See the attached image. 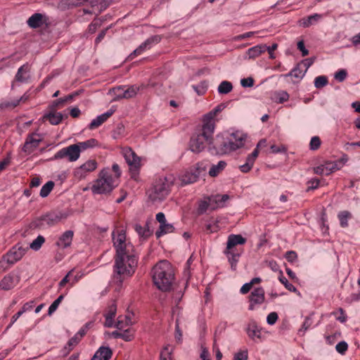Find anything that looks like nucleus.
<instances>
[{
  "label": "nucleus",
  "instance_id": "32",
  "mask_svg": "<svg viewBox=\"0 0 360 360\" xmlns=\"http://www.w3.org/2000/svg\"><path fill=\"white\" fill-rule=\"evenodd\" d=\"M226 166V162L224 160L219 161L217 165H213L209 170L210 176L214 177L221 172Z\"/></svg>",
  "mask_w": 360,
  "mask_h": 360
},
{
  "label": "nucleus",
  "instance_id": "59",
  "mask_svg": "<svg viewBox=\"0 0 360 360\" xmlns=\"http://www.w3.org/2000/svg\"><path fill=\"white\" fill-rule=\"evenodd\" d=\"M278 316L276 312H271L266 318V322L269 325H274L278 320Z\"/></svg>",
  "mask_w": 360,
  "mask_h": 360
},
{
  "label": "nucleus",
  "instance_id": "21",
  "mask_svg": "<svg viewBox=\"0 0 360 360\" xmlns=\"http://www.w3.org/2000/svg\"><path fill=\"white\" fill-rule=\"evenodd\" d=\"M41 141L40 139H34V134L29 135L23 145L22 150L27 154H30L39 146Z\"/></svg>",
  "mask_w": 360,
  "mask_h": 360
},
{
  "label": "nucleus",
  "instance_id": "33",
  "mask_svg": "<svg viewBox=\"0 0 360 360\" xmlns=\"http://www.w3.org/2000/svg\"><path fill=\"white\" fill-rule=\"evenodd\" d=\"M321 18V15L319 14H314L308 16L306 18H302L300 20V25L304 27H308L313 25L314 22H317Z\"/></svg>",
  "mask_w": 360,
  "mask_h": 360
},
{
  "label": "nucleus",
  "instance_id": "35",
  "mask_svg": "<svg viewBox=\"0 0 360 360\" xmlns=\"http://www.w3.org/2000/svg\"><path fill=\"white\" fill-rule=\"evenodd\" d=\"M111 336L114 338H120L125 341H131L133 339V334L130 333L129 329L124 330L123 332L115 330L112 332Z\"/></svg>",
  "mask_w": 360,
  "mask_h": 360
},
{
  "label": "nucleus",
  "instance_id": "61",
  "mask_svg": "<svg viewBox=\"0 0 360 360\" xmlns=\"http://www.w3.org/2000/svg\"><path fill=\"white\" fill-rule=\"evenodd\" d=\"M240 84L243 87H252L254 85V79L252 77L242 79Z\"/></svg>",
  "mask_w": 360,
  "mask_h": 360
},
{
  "label": "nucleus",
  "instance_id": "49",
  "mask_svg": "<svg viewBox=\"0 0 360 360\" xmlns=\"http://www.w3.org/2000/svg\"><path fill=\"white\" fill-rule=\"evenodd\" d=\"M270 149L272 153H285L287 152V148L284 145H271Z\"/></svg>",
  "mask_w": 360,
  "mask_h": 360
},
{
  "label": "nucleus",
  "instance_id": "58",
  "mask_svg": "<svg viewBox=\"0 0 360 360\" xmlns=\"http://www.w3.org/2000/svg\"><path fill=\"white\" fill-rule=\"evenodd\" d=\"M285 258L289 262L292 263L297 258V255L295 251H287L285 254Z\"/></svg>",
  "mask_w": 360,
  "mask_h": 360
},
{
  "label": "nucleus",
  "instance_id": "62",
  "mask_svg": "<svg viewBox=\"0 0 360 360\" xmlns=\"http://www.w3.org/2000/svg\"><path fill=\"white\" fill-rule=\"evenodd\" d=\"M253 165L254 163L252 162H249L246 158V162L240 166V169L242 172L247 173L252 169Z\"/></svg>",
  "mask_w": 360,
  "mask_h": 360
},
{
  "label": "nucleus",
  "instance_id": "9",
  "mask_svg": "<svg viewBox=\"0 0 360 360\" xmlns=\"http://www.w3.org/2000/svg\"><path fill=\"white\" fill-rule=\"evenodd\" d=\"M79 148L75 143L70 145L66 148H63L59 151H58L55 154L53 159L58 160L64 158H68L69 161L74 162L79 159Z\"/></svg>",
  "mask_w": 360,
  "mask_h": 360
},
{
  "label": "nucleus",
  "instance_id": "30",
  "mask_svg": "<svg viewBox=\"0 0 360 360\" xmlns=\"http://www.w3.org/2000/svg\"><path fill=\"white\" fill-rule=\"evenodd\" d=\"M247 333L252 339H254L255 338H259L261 335V329L257 326L255 321H252L249 323L247 328Z\"/></svg>",
  "mask_w": 360,
  "mask_h": 360
},
{
  "label": "nucleus",
  "instance_id": "40",
  "mask_svg": "<svg viewBox=\"0 0 360 360\" xmlns=\"http://www.w3.org/2000/svg\"><path fill=\"white\" fill-rule=\"evenodd\" d=\"M45 242V238L44 236L39 235L34 239L28 246V249L30 248L33 250L37 251L39 250L41 245Z\"/></svg>",
  "mask_w": 360,
  "mask_h": 360
},
{
  "label": "nucleus",
  "instance_id": "43",
  "mask_svg": "<svg viewBox=\"0 0 360 360\" xmlns=\"http://www.w3.org/2000/svg\"><path fill=\"white\" fill-rule=\"evenodd\" d=\"M338 217L340 226L343 228L347 227L348 226L347 221L351 217V213L348 211H342L338 214Z\"/></svg>",
  "mask_w": 360,
  "mask_h": 360
},
{
  "label": "nucleus",
  "instance_id": "10",
  "mask_svg": "<svg viewBox=\"0 0 360 360\" xmlns=\"http://www.w3.org/2000/svg\"><path fill=\"white\" fill-rule=\"evenodd\" d=\"M205 170L200 163L187 170L181 178V185L190 184L195 182L200 174Z\"/></svg>",
  "mask_w": 360,
  "mask_h": 360
},
{
  "label": "nucleus",
  "instance_id": "44",
  "mask_svg": "<svg viewBox=\"0 0 360 360\" xmlns=\"http://www.w3.org/2000/svg\"><path fill=\"white\" fill-rule=\"evenodd\" d=\"M323 165H325V175H329L336 170H339L338 164L335 162H326Z\"/></svg>",
  "mask_w": 360,
  "mask_h": 360
},
{
  "label": "nucleus",
  "instance_id": "52",
  "mask_svg": "<svg viewBox=\"0 0 360 360\" xmlns=\"http://www.w3.org/2000/svg\"><path fill=\"white\" fill-rule=\"evenodd\" d=\"M278 103H283L289 99V94L285 91H281L277 93Z\"/></svg>",
  "mask_w": 360,
  "mask_h": 360
},
{
  "label": "nucleus",
  "instance_id": "15",
  "mask_svg": "<svg viewBox=\"0 0 360 360\" xmlns=\"http://www.w3.org/2000/svg\"><path fill=\"white\" fill-rule=\"evenodd\" d=\"M20 281V276L15 274L11 273L5 276L0 281V288L4 290H9L13 288Z\"/></svg>",
  "mask_w": 360,
  "mask_h": 360
},
{
  "label": "nucleus",
  "instance_id": "12",
  "mask_svg": "<svg viewBox=\"0 0 360 360\" xmlns=\"http://www.w3.org/2000/svg\"><path fill=\"white\" fill-rule=\"evenodd\" d=\"M68 214L66 212L53 210L46 214L42 215V219L49 226H54L60 221L67 219Z\"/></svg>",
  "mask_w": 360,
  "mask_h": 360
},
{
  "label": "nucleus",
  "instance_id": "60",
  "mask_svg": "<svg viewBox=\"0 0 360 360\" xmlns=\"http://www.w3.org/2000/svg\"><path fill=\"white\" fill-rule=\"evenodd\" d=\"M117 312V305L112 303L108 307L107 312L104 316L115 317Z\"/></svg>",
  "mask_w": 360,
  "mask_h": 360
},
{
  "label": "nucleus",
  "instance_id": "56",
  "mask_svg": "<svg viewBox=\"0 0 360 360\" xmlns=\"http://www.w3.org/2000/svg\"><path fill=\"white\" fill-rule=\"evenodd\" d=\"M135 231L139 233V235L143 236V237H148V229H146L145 228L142 227L140 224H135L134 226Z\"/></svg>",
  "mask_w": 360,
  "mask_h": 360
},
{
  "label": "nucleus",
  "instance_id": "19",
  "mask_svg": "<svg viewBox=\"0 0 360 360\" xmlns=\"http://www.w3.org/2000/svg\"><path fill=\"white\" fill-rule=\"evenodd\" d=\"M246 240V238L240 234H231L228 236L226 250L229 252L230 250H235L236 245L245 244Z\"/></svg>",
  "mask_w": 360,
  "mask_h": 360
},
{
  "label": "nucleus",
  "instance_id": "8",
  "mask_svg": "<svg viewBox=\"0 0 360 360\" xmlns=\"http://www.w3.org/2000/svg\"><path fill=\"white\" fill-rule=\"evenodd\" d=\"M27 250L28 245L25 247L22 244L18 243L4 256V259L7 263L13 264L23 257Z\"/></svg>",
  "mask_w": 360,
  "mask_h": 360
},
{
  "label": "nucleus",
  "instance_id": "50",
  "mask_svg": "<svg viewBox=\"0 0 360 360\" xmlns=\"http://www.w3.org/2000/svg\"><path fill=\"white\" fill-rule=\"evenodd\" d=\"M335 349L338 353L344 354L348 349V345L345 341H341L336 345Z\"/></svg>",
  "mask_w": 360,
  "mask_h": 360
},
{
  "label": "nucleus",
  "instance_id": "24",
  "mask_svg": "<svg viewBox=\"0 0 360 360\" xmlns=\"http://www.w3.org/2000/svg\"><path fill=\"white\" fill-rule=\"evenodd\" d=\"M73 236L74 232L72 231L68 230L65 231L58 238L56 245L63 249L68 248L72 243Z\"/></svg>",
  "mask_w": 360,
  "mask_h": 360
},
{
  "label": "nucleus",
  "instance_id": "34",
  "mask_svg": "<svg viewBox=\"0 0 360 360\" xmlns=\"http://www.w3.org/2000/svg\"><path fill=\"white\" fill-rule=\"evenodd\" d=\"M174 231V227L171 224H167V222L165 224L160 225L159 229L155 232V236L158 238L161 237L162 236L172 233Z\"/></svg>",
  "mask_w": 360,
  "mask_h": 360
},
{
  "label": "nucleus",
  "instance_id": "14",
  "mask_svg": "<svg viewBox=\"0 0 360 360\" xmlns=\"http://www.w3.org/2000/svg\"><path fill=\"white\" fill-rule=\"evenodd\" d=\"M141 86L132 85L128 87L127 89L123 90L122 86H118L115 89L118 92L113 101H119L122 98H131L134 97L138 91L140 90Z\"/></svg>",
  "mask_w": 360,
  "mask_h": 360
},
{
  "label": "nucleus",
  "instance_id": "22",
  "mask_svg": "<svg viewBox=\"0 0 360 360\" xmlns=\"http://www.w3.org/2000/svg\"><path fill=\"white\" fill-rule=\"evenodd\" d=\"M266 51V44H258L250 48L245 52V58L255 59Z\"/></svg>",
  "mask_w": 360,
  "mask_h": 360
},
{
  "label": "nucleus",
  "instance_id": "47",
  "mask_svg": "<svg viewBox=\"0 0 360 360\" xmlns=\"http://www.w3.org/2000/svg\"><path fill=\"white\" fill-rule=\"evenodd\" d=\"M193 89L199 96H202L205 94L207 91V84L206 82H202L199 85L193 86Z\"/></svg>",
  "mask_w": 360,
  "mask_h": 360
},
{
  "label": "nucleus",
  "instance_id": "20",
  "mask_svg": "<svg viewBox=\"0 0 360 360\" xmlns=\"http://www.w3.org/2000/svg\"><path fill=\"white\" fill-rule=\"evenodd\" d=\"M224 254L227 257L228 261L231 265V269L233 271H236L242 251H238V250H230L229 252H227V250L225 249L224 250Z\"/></svg>",
  "mask_w": 360,
  "mask_h": 360
},
{
  "label": "nucleus",
  "instance_id": "54",
  "mask_svg": "<svg viewBox=\"0 0 360 360\" xmlns=\"http://www.w3.org/2000/svg\"><path fill=\"white\" fill-rule=\"evenodd\" d=\"M44 220L42 219V216L40 218L36 219L30 223V228L32 229H40L44 225Z\"/></svg>",
  "mask_w": 360,
  "mask_h": 360
},
{
  "label": "nucleus",
  "instance_id": "36",
  "mask_svg": "<svg viewBox=\"0 0 360 360\" xmlns=\"http://www.w3.org/2000/svg\"><path fill=\"white\" fill-rule=\"evenodd\" d=\"M305 73L304 70L301 69V63H298L289 73L286 74L285 77L290 76L301 79L303 78Z\"/></svg>",
  "mask_w": 360,
  "mask_h": 360
},
{
  "label": "nucleus",
  "instance_id": "53",
  "mask_svg": "<svg viewBox=\"0 0 360 360\" xmlns=\"http://www.w3.org/2000/svg\"><path fill=\"white\" fill-rule=\"evenodd\" d=\"M82 339L75 334L72 338L69 340L67 345L69 347V350H71L75 346H76Z\"/></svg>",
  "mask_w": 360,
  "mask_h": 360
},
{
  "label": "nucleus",
  "instance_id": "31",
  "mask_svg": "<svg viewBox=\"0 0 360 360\" xmlns=\"http://www.w3.org/2000/svg\"><path fill=\"white\" fill-rule=\"evenodd\" d=\"M76 145L79 148V153L88 148H92L98 145V141L96 139H90L85 141L79 142Z\"/></svg>",
  "mask_w": 360,
  "mask_h": 360
},
{
  "label": "nucleus",
  "instance_id": "26",
  "mask_svg": "<svg viewBox=\"0 0 360 360\" xmlns=\"http://www.w3.org/2000/svg\"><path fill=\"white\" fill-rule=\"evenodd\" d=\"M82 91H83V90H82V89L78 90V91H74L73 93H72L65 97L60 98L53 101L51 105H49V108H52L53 110H56L59 105H61L66 102L72 101L74 98L79 96Z\"/></svg>",
  "mask_w": 360,
  "mask_h": 360
},
{
  "label": "nucleus",
  "instance_id": "45",
  "mask_svg": "<svg viewBox=\"0 0 360 360\" xmlns=\"http://www.w3.org/2000/svg\"><path fill=\"white\" fill-rule=\"evenodd\" d=\"M328 80L326 76H319L314 79V86L316 89H321L326 86Z\"/></svg>",
  "mask_w": 360,
  "mask_h": 360
},
{
  "label": "nucleus",
  "instance_id": "23",
  "mask_svg": "<svg viewBox=\"0 0 360 360\" xmlns=\"http://www.w3.org/2000/svg\"><path fill=\"white\" fill-rule=\"evenodd\" d=\"M115 112V110L110 109L106 112L98 115L96 118L94 119L91 122L89 125V129H94L100 127L103 123H104L113 113Z\"/></svg>",
  "mask_w": 360,
  "mask_h": 360
},
{
  "label": "nucleus",
  "instance_id": "28",
  "mask_svg": "<svg viewBox=\"0 0 360 360\" xmlns=\"http://www.w3.org/2000/svg\"><path fill=\"white\" fill-rule=\"evenodd\" d=\"M42 19L43 15L39 13H36L29 18L27 24L32 28H38L43 24Z\"/></svg>",
  "mask_w": 360,
  "mask_h": 360
},
{
  "label": "nucleus",
  "instance_id": "42",
  "mask_svg": "<svg viewBox=\"0 0 360 360\" xmlns=\"http://www.w3.org/2000/svg\"><path fill=\"white\" fill-rule=\"evenodd\" d=\"M233 85L230 82L223 81L218 86V92L221 94H226L231 91Z\"/></svg>",
  "mask_w": 360,
  "mask_h": 360
},
{
  "label": "nucleus",
  "instance_id": "25",
  "mask_svg": "<svg viewBox=\"0 0 360 360\" xmlns=\"http://www.w3.org/2000/svg\"><path fill=\"white\" fill-rule=\"evenodd\" d=\"M112 355V351L109 347H101L94 354L91 360H109Z\"/></svg>",
  "mask_w": 360,
  "mask_h": 360
},
{
  "label": "nucleus",
  "instance_id": "2",
  "mask_svg": "<svg viewBox=\"0 0 360 360\" xmlns=\"http://www.w3.org/2000/svg\"><path fill=\"white\" fill-rule=\"evenodd\" d=\"M245 139L238 133H223L217 135L213 145L209 146V151L212 155H223L242 148Z\"/></svg>",
  "mask_w": 360,
  "mask_h": 360
},
{
  "label": "nucleus",
  "instance_id": "7",
  "mask_svg": "<svg viewBox=\"0 0 360 360\" xmlns=\"http://www.w3.org/2000/svg\"><path fill=\"white\" fill-rule=\"evenodd\" d=\"M122 155L129 166V170L132 175L137 174L141 167V159L135 152L129 147L124 148Z\"/></svg>",
  "mask_w": 360,
  "mask_h": 360
},
{
  "label": "nucleus",
  "instance_id": "41",
  "mask_svg": "<svg viewBox=\"0 0 360 360\" xmlns=\"http://www.w3.org/2000/svg\"><path fill=\"white\" fill-rule=\"evenodd\" d=\"M54 185L55 184L52 181H49L47 183H46L41 188L39 193L40 196L42 198L47 197L51 193V191L53 190Z\"/></svg>",
  "mask_w": 360,
  "mask_h": 360
},
{
  "label": "nucleus",
  "instance_id": "11",
  "mask_svg": "<svg viewBox=\"0 0 360 360\" xmlns=\"http://www.w3.org/2000/svg\"><path fill=\"white\" fill-rule=\"evenodd\" d=\"M249 310L253 311L255 306L262 304L265 300V292L263 288L259 287L254 289L249 295Z\"/></svg>",
  "mask_w": 360,
  "mask_h": 360
},
{
  "label": "nucleus",
  "instance_id": "38",
  "mask_svg": "<svg viewBox=\"0 0 360 360\" xmlns=\"http://www.w3.org/2000/svg\"><path fill=\"white\" fill-rule=\"evenodd\" d=\"M279 281L284 285L286 289H288L290 292H300L297 291V288L290 283L288 282V279L283 275L282 271H280V276L278 277Z\"/></svg>",
  "mask_w": 360,
  "mask_h": 360
},
{
  "label": "nucleus",
  "instance_id": "1",
  "mask_svg": "<svg viewBox=\"0 0 360 360\" xmlns=\"http://www.w3.org/2000/svg\"><path fill=\"white\" fill-rule=\"evenodd\" d=\"M112 242L116 250L113 266L114 280L122 285L126 278L134 274L139 258L134 245L130 242L127 243L124 230L119 231L117 236L112 233Z\"/></svg>",
  "mask_w": 360,
  "mask_h": 360
},
{
  "label": "nucleus",
  "instance_id": "57",
  "mask_svg": "<svg viewBox=\"0 0 360 360\" xmlns=\"http://www.w3.org/2000/svg\"><path fill=\"white\" fill-rule=\"evenodd\" d=\"M210 206L212 209L213 204L211 205L210 200H209V202H207L205 200L201 201L200 203L199 204V207H198L199 212L203 213V212H206V210L208 209V207Z\"/></svg>",
  "mask_w": 360,
  "mask_h": 360
},
{
  "label": "nucleus",
  "instance_id": "51",
  "mask_svg": "<svg viewBox=\"0 0 360 360\" xmlns=\"http://www.w3.org/2000/svg\"><path fill=\"white\" fill-rule=\"evenodd\" d=\"M319 180L318 179H311V180L307 181L308 187L307 188V191L309 192L311 190H314L319 187Z\"/></svg>",
  "mask_w": 360,
  "mask_h": 360
},
{
  "label": "nucleus",
  "instance_id": "4",
  "mask_svg": "<svg viewBox=\"0 0 360 360\" xmlns=\"http://www.w3.org/2000/svg\"><path fill=\"white\" fill-rule=\"evenodd\" d=\"M214 129L211 124H202L201 132L194 134L190 140L189 146L192 152L199 153L202 152L205 148V144L208 143L210 146L213 145L212 136Z\"/></svg>",
  "mask_w": 360,
  "mask_h": 360
},
{
  "label": "nucleus",
  "instance_id": "64",
  "mask_svg": "<svg viewBox=\"0 0 360 360\" xmlns=\"http://www.w3.org/2000/svg\"><path fill=\"white\" fill-rule=\"evenodd\" d=\"M233 360H248V352H239L234 355Z\"/></svg>",
  "mask_w": 360,
  "mask_h": 360
},
{
  "label": "nucleus",
  "instance_id": "48",
  "mask_svg": "<svg viewBox=\"0 0 360 360\" xmlns=\"http://www.w3.org/2000/svg\"><path fill=\"white\" fill-rule=\"evenodd\" d=\"M321 141L319 136H313L310 141L309 148L311 150H316L320 148Z\"/></svg>",
  "mask_w": 360,
  "mask_h": 360
},
{
  "label": "nucleus",
  "instance_id": "5",
  "mask_svg": "<svg viewBox=\"0 0 360 360\" xmlns=\"http://www.w3.org/2000/svg\"><path fill=\"white\" fill-rule=\"evenodd\" d=\"M175 178L172 174L161 176L156 180L149 198L153 201L163 200L170 193Z\"/></svg>",
  "mask_w": 360,
  "mask_h": 360
},
{
  "label": "nucleus",
  "instance_id": "29",
  "mask_svg": "<svg viewBox=\"0 0 360 360\" xmlns=\"http://www.w3.org/2000/svg\"><path fill=\"white\" fill-rule=\"evenodd\" d=\"M161 37L159 35H154L147 39L139 47V50L142 53L147 48H150L152 44H158L160 41Z\"/></svg>",
  "mask_w": 360,
  "mask_h": 360
},
{
  "label": "nucleus",
  "instance_id": "63",
  "mask_svg": "<svg viewBox=\"0 0 360 360\" xmlns=\"http://www.w3.org/2000/svg\"><path fill=\"white\" fill-rule=\"evenodd\" d=\"M315 60V58H306L304 60H303L300 63H301V65H303L305 68V69L304 70V72H307V70L309 69V68L312 65V64L314 63Z\"/></svg>",
  "mask_w": 360,
  "mask_h": 360
},
{
  "label": "nucleus",
  "instance_id": "27",
  "mask_svg": "<svg viewBox=\"0 0 360 360\" xmlns=\"http://www.w3.org/2000/svg\"><path fill=\"white\" fill-rule=\"evenodd\" d=\"M229 199V196L227 194L224 195H216L209 198L210 204H213L212 210H214L219 207H223L224 202Z\"/></svg>",
  "mask_w": 360,
  "mask_h": 360
},
{
  "label": "nucleus",
  "instance_id": "13",
  "mask_svg": "<svg viewBox=\"0 0 360 360\" xmlns=\"http://www.w3.org/2000/svg\"><path fill=\"white\" fill-rule=\"evenodd\" d=\"M96 167L97 162L95 160H89L75 169L74 176L78 179H82L89 172H93Z\"/></svg>",
  "mask_w": 360,
  "mask_h": 360
},
{
  "label": "nucleus",
  "instance_id": "46",
  "mask_svg": "<svg viewBox=\"0 0 360 360\" xmlns=\"http://www.w3.org/2000/svg\"><path fill=\"white\" fill-rule=\"evenodd\" d=\"M64 298L63 295H60L51 304L49 308L48 314L49 315H51L55 311H56L58 305L62 302Z\"/></svg>",
  "mask_w": 360,
  "mask_h": 360
},
{
  "label": "nucleus",
  "instance_id": "18",
  "mask_svg": "<svg viewBox=\"0 0 360 360\" xmlns=\"http://www.w3.org/2000/svg\"><path fill=\"white\" fill-rule=\"evenodd\" d=\"M30 67L28 63H25L20 67L15 76V79L18 82L25 83L27 82L30 78Z\"/></svg>",
  "mask_w": 360,
  "mask_h": 360
},
{
  "label": "nucleus",
  "instance_id": "55",
  "mask_svg": "<svg viewBox=\"0 0 360 360\" xmlns=\"http://www.w3.org/2000/svg\"><path fill=\"white\" fill-rule=\"evenodd\" d=\"M347 75V72L345 70H340L335 74V79L340 82H343Z\"/></svg>",
  "mask_w": 360,
  "mask_h": 360
},
{
  "label": "nucleus",
  "instance_id": "16",
  "mask_svg": "<svg viewBox=\"0 0 360 360\" xmlns=\"http://www.w3.org/2000/svg\"><path fill=\"white\" fill-rule=\"evenodd\" d=\"M226 105L225 103H221L216 106L212 110L205 114L203 117V124H211L213 126V129H214L215 122L214 118L219 112H221L226 108Z\"/></svg>",
  "mask_w": 360,
  "mask_h": 360
},
{
  "label": "nucleus",
  "instance_id": "17",
  "mask_svg": "<svg viewBox=\"0 0 360 360\" xmlns=\"http://www.w3.org/2000/svg\"><path fill=\"white\" fill-rule=\"evenodd\" d=\"M49 112L46 113L42 117L44 122L49 121L50 124L53 125H57L61 122L64 115L59 112H56V109L53 110L52 108H49Z\"/></svg>",
  "mask_w": 360,
  "mask_h": 360
},
{
  "label": "nucleus",
  "instance_id": "39",
  "mask_svg": "<svg viewBox=\"0 0 360 360\" xmlns=\"http://www.w3.org/2000/svg\"><path fill=\"white\" fill-rule=\"evenodd\" d=\"M169 345H165L160 352V360H172L173 348Z\"/></svg>",
  "mask_w": 360,
  "mask_h": 360
},
{
  "label": "nucleus",
  "instance_id": "3",
  "mask_svg": "<svg viewBox=\"0 0 360 360\" xmlns=\"http://www.w3.org/2000/svg\"><path fill=\"white\" fill-rule=\"evenodd\" d=\"M152 273L153 283L160 290H171L174 281V273L169 262L166 260L160 261L153 268Z\"/></svg>",
  "mask_w": 360,
  "mask_h": 360
},
{
  "label": "nucleus",
  "instance_id": "37",
  "mask_svg": "<svg viewBox=\"0 0 360 360\" xmlns=\"http://www.w3.org/2000/svg\"><path fill=\"white\" fill-rule=\"evenodd\" d=\"M312 319L311 315L307 316L304 319V321L303 322L301 328L298 330V334L301 336H303L306 331L311 327L312 325Z\"/></svg>",
  "mask_w": 360,
  "mask_h": 360
},
{
  "label": "nucleus",
  "instance_id": "6",
  "mask_svg": "<svg viewBox=\"0 0 360 360\" xmlns=\"http://www.w3.org/2000/svg\"><path fill=\"white\" fill-rule=\"evenodd\" d=\"M116 186L117 184H115V181L110 173L109 169L104 168L100 172L98 178L91 187V191L96 194H108Z\"/></svg>",
  "mask_w": 360,
  "mask_h": 360
}]
</instances>
